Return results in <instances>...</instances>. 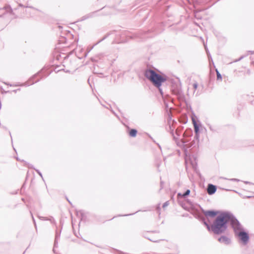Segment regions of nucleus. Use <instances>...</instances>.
<instances>
[{"label": "nucleus", "instance_id": "nucleus-1", "mask_svg": "<svg viewBox=\"0 0 254 254\" xmlns=\"http://www.w3.org/2000/svg\"><path fill=\"white\" fill-rule=\"evenodd\" d=\"M230 217V212L220 213L211 225V231L215 234H220L225 232L228 228L227 223L229 222Z\"/></svg>", "mask_w": 254, "mask_h": 254}, {"label": "nucleus", "instance_id": "nucleus-2", "mask_svg": "<svg viewBox=\"0 0 254 254\" xmlns=\"http://www.w3.org/2000/svg\"><path fill=\"white\" fill-rule=\"evenodd\" d=\"M145 76L147 78L149 79L156 87L158 88L162 94V90L160 87L162 83L166 81V79L151 69L146 70Z\"/></svg>", "mask_w": 254, "mask_h": 254}, {"label": "nucleus", "instance_id": "nucleus-3", "mask_svg": "<svg viewBox=\"0 0 254 254\" xmlns=\"http://www.w3.org/2000/svg\"><path fill=\"white\" fill-rule=\"evenodd\" d=\"M230 217L231 219H230L229 222L230 223L235 235L239 233L240 232L244 230L243 226L232 213H231Z\"/></svg>", "mask_w": 254, "mask_h": 254}, {"label": "nucleus", "instance_id": "nucleus-4", "mask_svg": "<svg viewBox=\"0 0 254 254\" xmlns=\"http://www.w3.org/2000/svg\"><path fill=\"white\" fill-rule=\"evenodd\" d=\"M235 235L240 239L244 245L247 244L249 241L250 237L249 234L245 230L240 232Z\"/></svg>", "mask_w": 254, "mask_h": 254}, {"label": "nucleus", "instance_id": "nucleus-5", "mask_svg": "<svg viewBox=\"0 0 254 254\" xmlns=\"http://www.w3.org/2000/svg\"><path fill=\"white\" fill-rule=\"evenodd\" d=\"M192 122L193 125L194 127V132H195V136L194 137V139L196 140V143H198L199 137V133H198L199 127H198L196 122L193 118L192 119Z\"/></svg>", "mask_w": 254, "mask_h": 254}, {"label": "nucleus", "instance_id": "nucleus-6", "mask_svg": "<svg viewBox=\"0 0 254 254\" xmlns=\"http://www.w3.org/2000/svg\"><path fill=\"white\" fill-rule=\"evenodd\" d=\"M218 241L220 243L224 244L225 245H229L231 241V240L226 236H221L218 239Z\"/></svg>", "mask_w": 254, "mask_h": 254}, {"label": "nucleus", "instance_id": "nucleus-7", "mask_svg": "<svg viewBox=\"0 0 254 254\" xmlns=\"http://www.w3.org/2000/svg\"><path fill=\"white\" fill-rule=\"evenodd\" d=\"M216 191V187L212 185L209 184L207 188V192L209 194L211 195L214 194Z\"/></svg>", "mask_w": 254, "mask_h": 254}, {"label": "nucleus", "instance_id": "nucleus-8", "mask_svg": "<svg viewBox=\"0 0 254 254\" xmlns=\"http://www.w3.org/2000/svg\"><path fill=\"white\" fill-rule=\"evenodd\" d=\"M218 213V212L212 211V210H208L204 212V214L206 216H211V217H214L216 216Z\"/></svg>", "mask_w": 254, "mask_h": 254}, {"label": "nucleus", "instance_id": "nucleus-9", "mask_svg": "<svg viewBox=\"0 0 254 254\" xmlns=\"http://www.w3.org/2000/svg\"><path fill=\"white\" fill-rule=\"evenodd\" d=\"M190 190H187L184 194H182L181 193H179L178 194V197L182 196V197H186V196L189 195L190 194Z\"/></svg>", "mask_w": 254, "mask_h": 254}, {"label": "nucleus", "instance_id": "nucleus-10", "mask_svg": "<svg viewBox=\"0 0 254 254\" xmlns=\"http://www.w3.org/2000/svg\"><path fill=\"white\" fill-rule=\"evenodd\" d=\"M137 134V130L135 129H131L129 131V135L131 137H135Z\"/></svg>", "mask_w": 254, "mask_h": 254}, {"label": "nucleus", "instance_id": "nucleus-11", "mask_svg": "<svg viewBox=\"0 0 254 254\" xmlns=\"http://www.w3.org/2000/svg\"><path fill=\"white\" fill-rule=\"evenodd\" d=\"M198 145V143H196V140L195 139H193L190 143V147H195L196 146H197Z\"/></svg>", "mask_w": 254, "mask_h": 254}, {"label": "nucleus", "instance_id": "nucleus-12", "mask_svg": "<svg viewBox=\"0 0 254 254\" xmlns=\"http://www.w3.org/2000/svg\"><path fill=\"white\" fill-rule=\"evenodd\" d=\"M216 75H217V79L218 80H222V76L220 72L218 71L217 69L216 70Z\"/></svg>", "mask_w": 254, "mask_h": 254}, {"label": "nucleus", "instance_id": "nucleus-13", "mask_svg": "<svg viewBox=\"0 0 254 254\" xmlns=\"http://www.w3.org/2000/svg\"><path fill=\"white\" fill-rule=\"evenodd\" d=\"M193 88L194 89L193 93H194L195 90L197 89L198 87V84L196 82H194L192 84Z\"/></svg>", "mask_w": 254, "mask_h": 254}, {"label": "nucleus", "instance_id": "nucleus-14", "mask_svg": "<svg viewBox=\"0 0 254 254\" xmlns=\"http://www.w3.org/2000/svg\"><path fill=\"white\" fill-rule=\"evenodd\" d=\"M205 225L206 226L208 231L211 230V226H209L206 222H204Z\"/></svg>", "mask_w": 254, "mask_h": 254}, {"label": "nucleus", "instance_id": "nucleus-15", "mask_svg": "<svg viewBox=\"0 0 254 254\" xmlns=\"http://www.w3.org/2000/svg\"><path fill=\"white\" fill-rule=\"evenodd\" d=\"M189 158H190V156H188L187 155V154L186 153L185 162H186V163H188Z\"/></svg>", "mask_w": 254, "mask_h": 254}, {"label": "nucleus", "instance_id": "nucleus-16", "mask_svg": "<svg viewBox=\"0 0 254 254\" xmlns=\"http://www.w3.org/2000/svg\"><path fill=\"white\" fill-rule=\"evenodd\" d=\"M168 205H169V202H168V201H166V202H165L163 204V208H165V207L167 206Z\"/></svg>", "mask_w": 254, "mask_h": 254}, {"label": "nucleus", "instance_id": "nucleus-17", "mask_svg": "<svg viewBox=\"0 0 254 254\" xmlns=\"http://www.w3.org/2000/svg\"><path fill=\"white\" fill-rule=\"evenodd\" d=\"M39 218L40 219H42V220H48V219H46V218L45 217H39ZM50 221H51L52 222L53 221L52 219H49Z\"/></svg>", "mask_w": 254, "mask_h": 254}, {"label": "nucleus", "instance_id": "nucleus-18", "mask_svg": "<svg viewBox=\"0 0 254 254\" xmlns=\"http://www.w3.org/2000/svg\"><path fill=\"white\" fill-rule=\"evenodd\" d=\"M230 181H236V182H239V180L237 179H231L230 180Z\"/></svg>", "mask_w": 254, "mask_h": 254}, {"label": "nucleus", "instance_id": "nucleus-19", "mask_svg": "<svg viewBox=\"0 0 254 254\" xmlns=\"http://www.w3.org/2000/svg\"><path fill=\"white\" fill-rule=\"evenodd\" d=\"M209 128L212 131H215V129L212 126H210L209 127Z\"/></svg>", "mask_w": 254, "mask_h": 254}, {"label": "nucleus", "instance_id": "nucleus-20", "mask_svg": "<svg viewBox=\"0 0 254 254\" xmlns=\"http://www.w3.org/2000/svg\"><path fill=\"white\" fill-rule=\"evenodd\" d=\"M149 240H150L151 241H152V242H157V241H156V240H153V239H149Z\"/></svg>", "mask_w": 254, "mask_h": 254}, {"label": "nucleus", "instance_id": "nucleus-21", "mask_svg": "<svg viewBox=\"0 0 254 254\" xmlns=\"http://www.w3.org/2000/svg\"><path fill=\"white\" fill-rule=\"evenodd\" d=\"M37 171L38 173L39 174V175L40 176H41V177H42V174H41L39 171Z\"/></svg>", "mask_w": 254, "mask_h": 254}]
</instances>
